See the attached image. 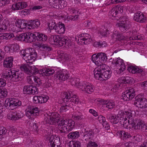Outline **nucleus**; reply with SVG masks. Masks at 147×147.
I'll return each mask as SVG.
<instances>
[{
  "instance_id": "obj_1",
  "label": "nucleus",
  "mask_w": 147,
  "mask_h": 147,
  "mask_svg": "<svg viewBox=\"0 0 147 147\" xmlns=\"http://www.w3.org/2000/svg\"><path fill=\"white\" fill-rule=\"evenodd\" d=\"M92 58V61L98 66L94 71L95 78L100 81L106 80L109 78L111 71L106 68V65L104 64L107 59L106 54L99 53L97 55H93Z\"/></svg>"
},
{
  "instance_id": "obj_2",
  "label": "nucleus",
  "mask_w": 147,
  "mask_h": 147,
  "mask_svg": "<svg viewBox=\"0 0 147 147\" xmlns=\"http://www.w3.org/2000/svg\"><path fill=\"white\" fill-rule=\"evenodd\" d=\"M60 119V117L59 114L54 113L51 115H46L44 120L47 123L51 125L58 123V129L61 133H68L74 128L75 123L72 120L63 119L59 121Z\"/></svg>"
},
{
  "instance_id": "obj_3",
  "label": "nucleus",
  "mask_w": 147,
  "mask_h": 147,
  "mask_svg": "<svg viewBox=\"0 0 147 147\" xmlns=\"http://www.w3.org/2000/svg\"><path fill=\"white\" fill-rule=\"evenodd\" d=\"M20 53L24 60L27 63H30L34 61L37 57L36 50L32 48L21 50Z\"/></svg>"
},
{
  "instance_id": "obj_4",
  "label": "nucleus",
  "mask_w": 147,
  "mask_h": 147,
  "mask_svg": "<svg viewBox=\"0 0 147 147\" xmlns=\"http://www.w3.org/2000/svg\"><path fill=\"white\" fill-rule=\"evenodd\" d=\"M75 40L79 45L87 44L92 41L91 36L87 34H83L76 36Z\"/></svg>"
},
{
  "instance_id": "obj_5",
  "label": "nucleus",
  "mask_w": 147,
  "mask_h": 147,
  "mask_svg": "<svg viewBox=\"0 0 147 147\" xmlns=\"http://www.w3.org/2000/svg\"><path fill=\"white\" fill-rule=\"evenodd\" d=\"M61 97L64 102H71L77 105L80 102L77 96L75 95L72 96L70 92H63L61 95Z\"/></svg>"
},
{
  "instance_id": "obj_6",
  "label": "nucleus",
  "mask_w": 147,
  "mask_h": 147,
  "mask_svg": "<svg viewBox=\"0 0 147 147\" xmlns=\"http://www.w3.org/2000/svg\"><path fill=\"white\" fill-rule=\"evenodd\" d=\"M21 105V102L16 99L10 98L7 99L5 102V105L7 109L12 110Z\"/></svg>"
},
{
  "instance_id": "obj_7",
  "label": "nucleus",
  "mask_w": 147,
  "mask_h": 147,
  "mask_svg": "<svg viewBox=\"0 0 147 147\" xmlns=\"http://www.w3.org/2000/svg\"><path fill=\"white\" fill-rule=\"evenodd\" d=\"M134 104L137 107L141 108L147 107V99L145 98L143 94H140L135 98V101Z\"/></svg>"
},
{
  "instance_id": "obj_8",
  "label": "nucleus",
  "mask_w": 147,
  "mask_h": 147,
  "mask_svg": "<svg viewBox=\"0 0 147 147\" xmlns=\"http://www.w3.org/2000/svg\"><path fill=\"white\" fill-rule=\"evenodd\" d=\"M20 69L22 71H24L27 74H30L31 75L38 71V69L36 66L30 65L27 64L22 65L20 67Z\"/></svg>"
},
{
  "instance_id": "obj_9",
  "label": "nucleus",
  "mask_w": 147,
  "mask_h": 147,
  "mask_svg": "<svg viewBox=\"0 0 147 147\" xmlns=\"http://www.w3.org/2000/svg\"><path fill=\"white\" fill-rule=\"evenodd\" d=\"M39 115V111L37 107L31 106H28L27 107L25 115L28 118L33 117V116L36 117Z\"/></svg>"
},
{
  "instance_id": "obj_10",
  "label": "nucleus",
  "mask_w": 147,
  "mask_h": 147,
  "mask_svg": "<svg viewBox=\"0 0 147 147\" xmlns=\"http://www.w3.org/2000/svg\"><path fill=\"white\" fill-rule=\"evenodd\" d=\"M113 63L119 67L118 70L117 71L118 74H120L125 69V65L123 59L120 58H116L113 60Z\"/></svg>"
},
{
  "instance_id": "obj_11",
  "label": "nucleus",
  "mask_w": 147,
  "mask_h": 147,
  "mask_svg": "<svg viewBox=\"0 0 147 147\" xmlns=\"http://www.w3.org/2000/svg\"><path fill=\"white\" fill-rule=\"evenodd\" d=\"M49 4L57 9H63L66 5L61 0H49Z\"/></svg>"
},
{
  "instance_id": "obj_12",
  "label": "nucleus",
  "mask_w": 147,
  "mask_h": 147,
  "mask_svg": "<svg viewBox=\"0 0 147 147\" xmlns=\"http://www.w3.org/2000/svg\"><path fill=\"white\" fill-rule=\"evenodd\" d=\"M132 128L135 129H141L147 131V123L145 124L143 121L139 119H137L136 123H131Z\"/></svg>"
},
{
  "instance_id": "obj_13",
  "label": "nucleus",
  "mask_w": 147,
  "mask_h": 147,
  "mask_svg": "<svg viewBox=\"0 0 147 147\" xmlns=\"http://www.w3.org/2000/svg\"><path fill=\"white\" fill-rule=\"evenodd\" d=\"M58 45L62 46L64 45L65 47H69L72 45L71 42L66 36H59Z\"/></svg>"
},
{
  "instance_id": "obj_14",
  "label": "nucleus",
  "mask_w": 147,
  "mask_h": 147,
  "mask_svg": "<svg viewBox=\"0 0 147 147\" xmlns=\"http://www.w3.org/2000/svg\"><path fill=\"white\" fill-rule=\"evenodd\" d=\"M79 88L83 91L88 93L93 92L94 89V87L91 84H86L85 82L81 83L79 86Z\"/></svg>"
},
{
  "instance_id": "obj_15",
  "label": "nucleus",
  "mask_w": 147,
  "mask_h": 147,
  "mask_svg": "<svg viewBox=\"0 0 147 147\" xmlns=\"http://www.w3.org/2000/svg\"><path fill=\"white\" fill-rule=\"evenodd\" d=\"M127 70L129 72L133 74H140L143 76H145L147 74L145 71H143V69L137 66H130L128 68Z\"/></svg>"
},
{
  "instance_id": "obj_16",
  "label": "nucleus",
  "mask_w": 147,
  "mask_h": 147,
  "mask_svg": "<svg viewBox=\"0 0 147 147\" xmlns=\"http://www.w3.org/2000/svg\"><path fill=\"white\" fill-rule=\"evenodd\" d=\"M123 12V7L122 6H116L113 8L109 11V14L111 18L116 17L119 13Z\"/></svg>"
},
{
  "instance_id": "obj_17",
  "label": "nucleus",
  "mask_w": 147,
  "mask_h": 147,
  "mask_svg": "<svg viewBox=\"0 0 147 147\" xmlns=\"http://www.w3.org/2000/svg\"><path fill=\"white\" fill-rule=\"evenodd\" d=\"M12 71L11 79L12 81L17 82L23 79L24 75L22 73L13 69H12Z\"/></svg>"
},
{
  "instance_id": "obj_18",
  "label": "nucleus",
  "mask_w": 147,
  "mask_h": 147,
  "mask_svg": "<svg viewBox=\"0 0 147 147\" xmlns=\"http://www.w3.org/2000/svg\"><path fill=\"white\" fill-rule=\"evenodd\" d=\"M134 19L137 22L143 23L146 20V18L143 13L139 11L135 14Z\"/></svg>"
},
{
  "instance_id": "obj_19",
  "label": "nucleus",
  "mask_w": 147,
  "mask_h": 147,
  "mask_svg": "<svg viewBox=\"0 0 147 147\" xmlns=\"http://www.w3.org/2000/svg\"><path fill=\"white\" fill-rule=\"evenodd\" d=\"M27 6L26 2H20L13 3L11 9L14 10H20L25 8Z\"/></svg>"
},
{
  "instance_id": "obj_20",
  "label": "nucleus",
  "mask_w": 147,
  "mask_h": 147,
  "mask_svg": "<svg viewBox=\"0 0 147 147\" xmlns=\"http://www.w3.org/2000/svg\"><path fill=\"white\" fill-rule=\"evenodd\" d=\"M49 98L48 96L44 95L34 96L33 97V102L35 103H42L47 102Z\"/></svg>"
},
{
  "instance_id": "obj_21",
  "label": "nucleus",
  "mask_w": 147,
  "mask_h": 147,
  "mask_svg": "<svg viewBox=\"0 0 147 147\" xmlns=\"http://www.w3.org/2000/svg\"><path fill=\"white\" fill-rule=\"evenodd\" d=\"M40 24V22L38 20H30L27 22V28L29 29H34L38 27Z\"/></svg>"
},
{
  "instance_id": "obj_22",
  "label": "nucleus",
  "mask_w": 147,
  "mask_h": 147,
  "mask_svg": "<svg viewBox=\"0 0 147 147\" xmlns=\"http://www.w3.org/2000/svg\"><path fill=\"white\" fill-rule=\"evenodd\" d=\"M106 117L110 122L113 124H117L119 121L117 116L114 114H107Z\"/></svg>"
},
{
  "instance_id": "obj_23",
  "label": "nucleus",
  "mask_w": 147,
  "mask_h": 147,
  "mask_svg": "<svg viewBox=\"0 0 147 147\" xmlns=\"http://www.w3.org/2000/svg\"><path fill=\"white\" fill-rule=\"evenodd\" d=\"M60 140L59 138H55L53 136H51L50 138L49 144H50L51 147H54L56 146L61 145Z\"/></svg>"
},
{
  "instance_id": "obj_24",
  "label": "nucleus",
  "mask_w": 147,
  "mask_h": 147,
  "mask_svg": "<svg viewBox=\"0 0 147 147\" xmlns=\"http://www.w3.org/2000/svg\"><path fill=\"white\" fill-rule=\"evenodd\" d=\"M64 72L65 71H58L57 74V78L62 81H65L68 79L69 77V74Z\"/></svg>"
},
{
  "instance_id": "obj_25",
  "label": "nucleus",
  "mask_w": 147,
  "mask_h": 147,
  "mask_svg": "<svg viewBox=\"0 0 147 147\" xmlns=\"http://www.w3.org/2000/svg\"><path fill=\"white\" fill-rule=\"evenodd\" d=\"M26 41L28 42H31L35 41L36 38V32L34 34L31 32L26 33Z\"/></svg>"
},
{
  "instance_id": "obj_26",
  "label": "nucleus",
  "mask_w": 147,
  "mask_h": 147,
  "mask_svg": "<svg viewBox=\"0 0 147 147\" xmlns=\"http://www.w3.org/2000/svg\"><path fill=\"white\" fill-rule=\"evenodd\" d=\"M117 26L119 27L121 32H125L127 28V26L126 21H122L116 24Z\"/></svg>"
},
{
  "instance_id": "obj_27",
  "label": "nucleus",
  "mask_w": 147,
  "mask_h": 147,
  "mask_svg": "<svg viewBox=\"0 0 147 147\" xmlns=\"http://www.w3.org/2000/svg\"><path fill=\"white\" fill-rule=\"evenodd\" d=\"M16 26L18 28L23 29L27 27V23H26L23 20H19L16 22Z\"/></svg>"
},
{
  "instance_id": "obj_28",
  "label": "nucleus",
  "mask_w": 147,
  "mask_h": 147,
  "mask_svg": "<svg viewBox=\"0 0 147 147\" xmlns=\"http://www.w3.org/2000/svg\"><path fill=\"white\" fill-rule=\"evenodd\" d=\"M56 32L59 34H64L65 31V27L64 24L59 23V25L55 28Z\"/></svg>"
},
{
  "instance_id": "obj_29",
  "label": "nucleus",
  "mask_w": 147,
  "mask_h": 147,
  "mask_svg": "<svg viewBox=\"0 0 147 147\" xmlns=\"http://www.w3.org/2000/svg\"><path fill=\"white\" fill-rule=\"evenodd\" d=\"M9 26V22L8 20H4L0 24V31L7 30Z\"/></svg>"
},
{
  "instance_id": "obj_30",
  "label": "nucleus",
  "mask_w": 147,
  "mask_h": 147,
  "mask_svg": "<svg viewBox=\"0 0 147 147\" xmlns=\"http://www.w3.org/2000/svg\"><path fill=\"white\" fill-rule=\"evenodd\" d=\"M13 57H10L6 58L3 62V65L6 67H10L12 66Z\"/></svg>"
},
{
  "instance_id": "obj_31",
  "label": "nucleus",
  "mask_w": 147,
  "mask_h": 147,
  "mask_svg": "<svg viewBox=\"0 0 147 147\" xmlns=\"http://www.w3.org/2000/svg\"><path fill=\"white\" fill-rule=\"evenodd\" d=\"M103 104L104 106L107 108L108 109H111L115 106V102L112 100H105L103 102Z\"/></svg>"
},
{
  "instance_id": "obj_32",
  "label": "nucleus",
  "mask_w": 147,
  "mask_h": 147,
  "mask_svg": "<svg viewBox=\"0 0 147 147\" xmlns=\"http://www.w3.org/2000/svg\"><path fill=\"white\" fill-rule=\"evenodd\" d=\"M123 120H121V121H120V122L123 125V126L125 127H127V126H128L129 124H130L132 126L131 124V122H134L136 123V121L137 120H136L135 121H133L132 119L131 118V119L130 120L129 119L127 120V118L125 117L124 119H123Z\"/></svg>"
},
{
  "instance_id": "obj_33",
  "label": "nucleus",
  "mask_w": 147,
  "mask_h": 147,
  "mask_svg": "<svg viewBox=\"0 0 147 147\" xmlns=\"http://www.w3.org/2000/svg\"><path fill=\"white\" fill-rule=\"evenodd\" d=\"M14 37L13 34L12 33H1L0 34V40L1 41L4 39H10Z\"/></svg>"
},
{
  "instance_id": "obj_34",
  "label": "nucleus",
  "mask_w": 147,
  "mask_h": 147,
  "mask_svg": "<svg viewBox=\"0 0 147 147\" xmlns=\"http://www.w3.org/2000/svg\"><path fill=\"white\" fill-rule=\"evenodd\" d=\"M93 132L92 130L85 132L83 135V138L86 141H88L93 137Z\"/></svg>"
},
{
  "instance_id": "obj_35",
  "label": "nucleus",
  "mask_w": 147,
  "mask_h": 147,
  "mask_svg": "<svg viewBox=\"0 0 147 147\" xmlns=\"http://www.w3.org/2000/svg\"><path fill=\"white\" fill-rule=\"evenodd\" d=\"M12 69H7L4 71L2 74L3 77L8 80H11Z\"/></svg>"
},
{
  "instance_id": "obj_36",
  "label": "nucleus",
  "mask_w": 147,
  "mask_h": 147,
  "mask_svg": "<svg viewBox=\"0 0 147 147\" xmlns=\"http://www.w3.org/2000/svg\"><path fill=\"white\" fill-rule=\"evenodd\" d=\"M127 94V96H129V98L131 100L135 96L136 94L134 90L132 88H127L125 91Z\"/></svg>"
},
{
  "instance_id": "obj_37",
  "label": "nucleus",
  "mask_w": 147,
  "mask_h": 147,
  "mask_svg": "<svg viewBox=\"0 0 147 147\" xmlns=\"http://www.w3.org/2000/svg\"><path fill=\"white\" fill-rule=\"evenodd\" d=\"M117 135L123 140L129 138L131 136L127 133L123 131H118L117 133Z\"/></svg>"
},
{
  "instance_id": "obj_38",
  "label": "nucleus",
  "mask_w": 147,
  "mask_h": 147,
  "mask_svg": "<svg viewBox=\"0 0 147 147\" xmlns=\"http://www.w3.org/2000/svg\"><path fill=\"white\" fill-rule=\"evenodd\" d=\"M69 139H74L77 138L80 136V133L78 131H72L69 133L67 136Z\"/></svg>"
},
{
  "instance_id": "obj_39",
  "label": "nucleus",
  "mask_w": 147,
  "mask_h": 147,
  "mask_svg": "<svg viewBox=\"0 0 147 147\" xmlns=\"http://www.w3.org/2000/svg\"><path fill=\"white\" fill-rule=\"evenodd\" d=\"M36 38L37 40L39 41H45L47 39V35L38 32H36Z\"/></svg>"
},
{
  "instance_id": "obj_40",
  "label": "nucleus",
  "mask_w": 147,
  "mask_h": 147,
  "mask_svg": "<svg viewBox=\"0 0 147 147\" xmlns=\"http://www.w3.org/2000/svg\"><path fill=\"white\" fill-rule=\"evenodd\" d=\"M71 85L79 88V86L81 84L80 83L79 79L77 78H72L70 81Z\"/></svg>"
},
{
  "instance_id": "obj_41",
  "label": "nucleus",
  "mask_w": 147,
  "mask_h": 147,
  "mask_svg": "<svg viewBox=\"0 0 147 147\" xmlns=\"http://www.w3.org/2000/svg\"><path fill=\"white\" fill-rule=\"evenodd\" d=\"M81 13L80 12H78L77 14L75 13V14H73L72 16H67L66 18L68 20H76L78 19L79 17H80Z\"/></svg>"
},
{
  "instance_id": "obj_42",
  "label": "nucleus",
  "mask_w": 147,
  "mask_h": 147,
  "mask_svg": "<svg viewBox=\"0 0 147 147\" xmlns=\"http://www.w3.org/2000/svg\"><path fill=\"white\" fill-rule=\"evenodd\" d=\"M43 73H44V74L46 76H48L53 74L54 73L55 71L54 69L49 68L47 69H42Z\"/></svg>"
},
{
  "instance_id": "obj_43",
  "label": "nucleus",
  "mask_w": 147,
  "mask_h": 147,
  "mask_svg": "<svg viewBox=\"0 0 147 147\" xmlns=\"http://www.w3.org/2000/svg\"><path fill=\"white\" fill-rule=\"evenodd\" d=\"M69 147H80L81 143L79 141H71L69 142Z\"/></svg>"
},
{
  "instance_id": "obj_44",
  "label": "nucleus",
  "mask_w": 147,
  "mask_h": 147,
  "mask_svg": "<svg viewBox=\"0 0 147 147\" xmlns=\"http://www.w3.org/2000/svg\"><path fill=\"white\" fill-rule=\"evenodd\" d=\"M99 33L102 36H107L109 34V30L104 27L103 28H101L100 29Z\"/></svg>"
},
{
  "instance_id": "obj_45",
  "label": "nucleus",
  "mask_w": 147,
  "mask_h": 147,
  "mask_svg": "<svg viewBox=\"0 0 147 147\" xmlns=\"http://www.w3.org/2000/svg\"><path fill=\"white\" fill-rule=\"evenodd\" d=\"M16 115L15 113L11 112L7 114V117L9 119L12 120H16L17 118L15 116Z\"/></svg>"
},
{
  "instance_id": "obj_46",
  "label": "nucleus",
  "mask_w": 147,
  "mask_h": 147,
  "mask_svg": "<svg viewBox=\"0 0 147 147\" xmlns=\"http://www.w3.org/2000/svg\"><path fill=\"white\" fill-rule=\"evenodd\" d=\"M7 94V90L6 89L4 88H0V97L1 98L5 97Z\"/></svg>"
},
{
  "instance_id": "obj_47",
  "label": "nucleus",
  "mask_w": 147,
  "mask_h": 147,
  "mask_svg": "<svg viewBox=\"0 0 147 147\" xmlns=\"http://www.w3.org/2000/svg\"><path fill=\"white\" fill-rule=\"evenodd\" d=\"M113 34L116 36V39L119 40L125 39V37L118 32L115 31Z\"/></svg>"
},
{
  "instance_id": "obj_48",
  "label": "nucleus",
  "mask_w": 147,
  "mask_h": 147,
  "mask_svg": "<svg viewBox=\"0 0 147 147\" xmlns=\"http://www.w3.org/2000/svg\"><path fill=\"white\" fill-rule=\"evenodd\" d=\"M73 119L76 121L81 120L83 118V116L80 113H78L74 114L73 115Z\"/></svg>"
},
{
  "instance_id": "obj_49",
  "label": "nucleus",
  "mask_w": 147,
  "mask_h": 147,
  "mask_svg": "<svg viewBox=\"0 0 147 147\" xmlns=\"http://www.w3.org/2000/svg\"><path fill=\"white\" fill-rule=\"evenodd\" d=\"M32 86H26L24 87L23 92L24 93L30 94Z\"/></svg>"
},
{
  "instance_id": "obj_50",
  "label": "nucleus",
  "mask_w": 147,
  "mask_h": 147,
  "mask_svg": "<svg viewBox=\"0 0 147 147\" xmlns=\"http://www.w3.org/2000/svg\"><path fill=\"white\" fill-rule=\"evenodd\" d=\"M125 115L126 117H127L130 120L133 116V114L134 113V112L133 111H131L129 110L127 111H125Z\"/></svg>"
},
{
  "instance_id": "obj_51",
  "label": "nucleus",
  "mask_w": 147,
  "mask_h": 147,
  "mask_svg": "<svg viewBox=\"0 0 147 147\" xmlns=\"http://www.w3.org/2000/svg\"><path fill=\"white\" fill-rule=\"evenodd\" d=\"M94 45L96 46L100 47H104L107 46V44L105 42H96L94 43Z\"/></svg>"
},
{
  "instance_id": "obj_52",
  "label": "nucleus",
  "mask_w": 147,
  "mask_h": 147,
  "mask_svg": "<svg viewBox=\"0 0 147 147\" xmlns=\"http://www.w3.org/2000/svg\"><path fill=\"white\" fill-rule=\"evenodd\" d=\"M118 118H119V121H121V120H123V119L125 117V112H124L123 111H120L118 113L117 115Z\"/></svg>"
},
{
  "instance_id": "obj_53",
  "label": "nucleus",
  "mask_w": 147,
  "mask_h": 147,
  "mask_svg": "<svg viewBox=\"0 0 147 147\" xmlns=\"http://www.w3.org/2000/svg\"><path fill=\"white\" fill-rule=\"evenodd\" d=\"M33 74H28V76L27 77V81L30 84H31L33 82V81L34 78V76L33 75Z\"/></svg>"
},
{
  "instance_id": "obj_54",
  "label": "nucleus",
  "mask_w": 147,
  "mask_h": 147,
  "mask_svg": "<svg viewBox=\"0 0 147 147\" xmlns=\"http://www.w3.org/2000/svg\"><path fill=\"white\" fill-rule=\"evenodd\" d=\"M67 10L72 15L75 14V13L77 14V13L79 12L77 9H75L71 7H69L67 8Z\"/></svg>"
},
{
  "instance_id": "obj_55",
  "label": "nucleus",
  "mask_w": 147,
  "mask_h": 147,
  "mask_svg": "<svg viewBox=\"0 0 147 147\" xmlns=\"http://www.w3.org/2000/svg\"><path fill=\"white\" fill-rule=\"evenodd\" d=\"M142 36H141L140 35H138L137 34H135L132 36L130 37L129 38L130 40H141L143 39L144 37H142Z\"/></svg>"
},
{
  "instance_id": "obj_56",
  "label": "nucleus",
  "mask_w": 147,
  "mask_h": 147,
  "mask_svg": "<svg viewBox=\"0 0 147 147\" xmlns=\"http://www.w3.org/2000/svg\"><path fill=\"white\" fill-rule=\"evenodd\" d=\"M11 47L13 49V53L16 52L20 49L19 46L17 44L11 45Z\"/></svg>"
},
{
  "instance_id": "obj_57",
  "label": "nucleus",
  "mask_w": 147,
  "mask_h": 147,
  "mask_svg": "<svg viewBox=\"0 0 147 147\" xmlns=\"http://www.w3.org/2000/svg\"><path fill=\"white\" fill-rule=\"evenodd\" d=\"M60 58L63 59V60H68L69 59V55L68 54L66 53H61L59 55Z\"/></svg>"
},
{
  "instance_id": "obj_58",
  "label": "nucleus",
  "mask_w": 147,
  "mask_h": 147,
  "mask_svg": "<svg viewBox=\"0 0 147 147\" xmlns=\"http://www.w3.org/2000/svg\"><path fill=\"white\" fill-rule=\"evenodd\" d=\"M4 50L7 53H13V49L11 47V45L8 46H6L4 48Z\"/></svg>"
},
{
  "instance_id": "obj_59",
  "label": "nucleus",
  "mask_w": 147,
  "mask_h": 147,
  "mask_svg": "<svg viewBox=\"0 0 147 147\" xmlns=\"http://www.w3.org/2000/svg\"><path fill=\"white\" fill-rule=\"evenodd\" d=\"M87 147H98V145L94 142L90 141L87 144Z\"/></svg>"
},
{
  "instance_id": "obj_60",
  "label": "nucleus",
  "mask_w": 147,
  "mask_h": 147,
  "mask_svg": "<svg viewBox=\"0 0 147 147\" xmlns=\"http://www.w3.org/2000/svg\"><path fill=\"white\" fill-rule=\"evenodd\" d=\"M34 83L37 85H39L41 84V79L38 77L34 76Z\"/></svg>"
},
{
  "instance_id": "obj_61",
  "label": "nucleus",
  "mask_w": 147,
  "mask_h": 147,
  "mask_svg": "<svg viewBox=\"0 0 147 147\" xmlns=\"http://www.w3.org/2000/svg\"><path fill=\"white\" fill-rule=\"evenodd\" d=\"M31 90L30 91L31 94H37L38 93L37 88L36 86H32Z\"/></svg>"
},
{
  "instance_id": "obj_62",
  "label": "nucleus",
  "mask_w": 147,
  "mask_h": 147,
  "mask_svg": "<svg viewBox=\"0 0 147 147\" xmlns=\"http://www.w3.org/2000/svg\"><path fill=\"white\" fill-rule=\"evenodd\" d=\"M68 107L67 105H65V106H61L60 108V112L61 113H63L66 112L68 110L67 107Z\"/></svg>"
},
{
  "instance_id": "obj_63",
  "label": "nucleus",
  "mask_w": 147,
  "mask_h": 147,
  "mask_svg": "<svg viewBox=\"0 0 147 147\" xmlns=\"http://www.w3.org/2000/svg\"><path fill=\"white\" fill-rule=\"evenodd\" d=\"M16 115L15 116L16 117L17 119L16 120L20 119L22 117H23L24 115L23 113L21 111H18L15 113Z\"/></svg>"
},
{
  "instance_id": "obj_64",
  "label": "nucleus",
  "mask_w": 147,
  "mask_h": 147,
  "mask_svg": "<svg viewBox=\"0 0 147 147\" xmlns=\"http://www.w3.org/2000/svg\"><path fill=\"white\" fill-rule=\"evenodd\" d=\"M9 3L10 0H0V6H4Z\"/></svg>"
}]
</instances>
